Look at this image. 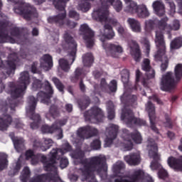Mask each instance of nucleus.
<instances>
[{
  "label": "nucleus",
  "mask_w": 182,
  "mask_h": 182,
  "mask_svg": "<svg viewBox=\"0 0 182 182\" xmlns=\"http://www.w3.org/2000/svg\"><path fill=\"white\" fill-rule=\"evenodd\" d=\"M131 54L135 62H140L141 60V50H140V46L135 41L131 42Z\"/></svg>",
  "instance_id": "obj_24"
},
{
  "label": "nucleus",
  "mask_w": 182,
  "mask_h": 182,
  "mask_svg": "<svg viewBox=\"0 0 182 182\" xmlns=\"http://www.w3.org/2000/svg\"><path fill=\"white\" fill-rule=\"evenodd\" d=\"M109 85H107V82H106V78H102L100 82V87L102 89H106Z\"/></svg>",
  "instance_id": "obj_62"
},
{
  "label": "nucleus",
  "mask_w": 182,
  "mask_h": 182,
  "mask_svg": "<svg viewBox=\"0 0 182 182\" xmlns=\"http://www.w3.org/2000/svg\"><path fill=\"white\" fill-rule=\"evenodd\" d=\"M90 147L92 150H99L102 147V142H100V139H94L90 144Z\"/></svg>",
  "instance_id": "obj_52"
},
{
  "label": "nucleus",
  "mask_w": 182,
  "mask_h": 182,
  "mask_svg": "<svg viewBox=\"0 0 182 182\" xmlns=\"http://www.w3.org/2000/svg\"><path fill=\"white\" fill-rule=\"evenodd\" d=\"M113 6L114 9L117 12H120L123 9V4L120 0H101V7L97 10H94L92 13V18L98 22H106L104 26V29L100 30V41L105 42L106 39H113L114 38V31H113L112 26H117V31L124 39H129L132 35L127 29L120 25V23L117 22V20L114 18L107 19L109 16V6Z\"/></svg>",
  "instance_id": "obj_2"
},
{
  "label": "nucleus",
  "mask_w": 182,
  "mask_h": 182,
  "mask_svg": "<svg viewBox=\"0 0 182 182\" xmlns=\"http://www.w3.org/2000/svg\"><path fill=\"white\" fill-rule=\"evenodd\" d=\"M107 110L108 113V119L109 120H113V119H114V104H113V102L108 101L107 102Z\"/></svg>",
  "instance_id": "obj_40"
},
{
  "label": "nucleus",
  "mask_w": 182,
  "mask_h": 182,
  "mask_svg": "<svg viewBox=\"0 0 182 182\" xmlns=\"http://www.w3.org/2000/svg\"><path fill=\"white\" fill-rule=\"evenodd\" d=\"M42 86H43V83L40 80H34L32 84V90L34 91L39 90V89H42Z\"/></svg>",
  "instance_id": "obj_51"
},
{
  "label": "nucleus",
  "mask_w": 182,
  "mask_h": 182,
  "mask_svg": "<svg viewBox=\"0 0 182 182\" xmlns=\"http://www.w3.org/2000/svg\"><path fill=\"white\" fill-rule=\"evenodd\" d=\"M140 153L134 152L129 155L124 156V161L129 164V166H139L141 159H140Z\"/></svg>",
  "instance_id": "obj_28"
},
{
  "label": "nucleus",
  "mask_w": 182,
  "mask_h": 182,
  "mask_svg": "<svg viewBox=\"0 0 182 182\" xmlns=\"http://www.w3.org/2000/svg\"><path fill=\"white\" fill-rule=\"evenodd\" d=\"M154 182L150 176L144 177V171L141 169L134 171L129 178L126 176H119L114 179V182Z\"/></svg>",
  "instance_id": "obj_11"
},
{
  "label": "nucleus",
  "mask_w": 182,
  "mask_h": 182,
  "mask_svg": "<svg viewBox=\"0 0 182 182\" xmlns=\"http://www.w3.org/2000/svg\"><path fill=\"white\" fill-rule=\"evenodd\" d=\"M52 82H53V83H54V85H55V87L58 89V90L63 95V93H65V85H63V83H62V81H60V80H59V78H58L56 77H53L52 78Z\"/></svg>",
  "instance_id": "obj_41"
},
{
  "label": "nucleus",
  "mask_w": 182,
  "mask_h": 182,
  "mask_svg": "<svg viewBox=\"0 0 182 182\" xmlns=\"http://www.w3.org/2000/svg\"><path fill=\"white\" fill-rule=\"evenodd\" d=\"M137 102V96L136 95H129V102L131 103V105H134Z\"/></svg>",
  "instance_id": "obj_60"
},
{
  "label": "nucleus",
  "mask_w": 182,
  "mask_h": 182,
  "mask_svg": "<svg viewBox=\"0 0 182 182\" xmlns=\"http://www.w3.org/2000/svg\"><path fill=\"white\" fill-rule=\"evenodd\" d=\"M14 12L21 15L26 21H31L32 16L36 15V9L31 6L30 4H22L14 8Z\"/></svg>",
  "instance_id": "obj_16"
},
{
  "label": "nucleus",
  "mask_w": 182,
  "mask_h": 182,
  "mask_svg": "<svg viewBox=\"0 0 182 182\" xmlns=\"http://www.w3.org/2000/svg\"><path fill=\"white\" fill-rule=\"evenodd\" d=\"M165 122H164V124L165 127L168 129H173V119H171V116L170 114L166 113L164 115Z\"/></svg>",
  "instance_id": "obj_49"
},
{
  "label": "nucleus",
  "mask_w": 182,
  "mask_h": 182,
  "mask_svg": "<svg viewBox=\"0 0 182 182\" xmlns=\"http://www.w3.org/2000/svg\"><path fill=\"white\" fill-rule=\"evenodd\" d=\"M8 167V156L5 154L0 153V171Z\"/></svg>",
  "instance_id": "obj_43"
},
{
  "label": "nucleus",
  "mask_w": 182,
  "mask_h": 182,
  "mask_svg": "<svg viewBox=\"0 0 182 182\" xmlns=\"http://www.w3.org/2000/svg\"><path fill=\"white\" fill-rule=\"evenodd\" d=\"M168 164L171 168H173L175 171H182V156L179 159L174 156H170L168 159Z\"/></svg>",
  "instance_id": "obj_27"
},
{
  "label": "nucleus",
  "mask_w": 182,
  "mask_h": 182,
  "mask_svg": "<svg viewBox=\"0 0 182 182\" xmlns=\"http://www.w3.org/2000/svg\"><path fill=\"white\" fill-rule=\"evenodd\" d=\"M77 105L81 110H85V109L89 107V105H90V98L84 96L77 100Z\"/></svg>",
  "instance_id": "obj_37"
},
{
  "label": "nucleus",
  "mask_w": 182,
  "mask_h": 182,
  "mask_svg": "<svg viewBox=\"0 0 182 182\" xmlns=\"http://www.w3.org/2000/svg\"><path fill=\"white\" fill-rule=\"evenodd\" d=\"M148 147H150L149 154L150 157L154 159V161L151 163V170H160L163 168L161 164L159 163V160H160V156H159V146H157V144L153 141L148 144Z\"/></svg>",
  "instance_id": "obj_17"
},
{
  "label": "nucleus",
  "mask_w": 182,
  "mask_h": 182,
  "mask_svg": "<svg viewBox=\"0 0 182 182\" xmlns=\"http://www.w3.org/2000/svg\"><path fill=\"white\" fill-rule=\"evenodd\" d=\"M145 31L146 32H150V31H153L154 29V26H156V20L149 19L145 21Z\"/></svg>",
  "instance_id": "obj_46"
},
{
  "label": "nucleus",
  "mask_w": 182,
  "mask_h": 182,
  "mask_svg": "<svg viewBox=\"0 0 182 182\" xmlns=\"http://www.w3.org/2000/svg\"><path fill=\"white\" fill-rule=\"evenodd\" d=\"M30 176H31V171L29 170L28 167L26 166L23 170V173L20 176V179L22 182H27L28 178H29Z\"/></svg>",
  "instance_id": "obj_47"
},
{
  "label": "nucleus",
  "mask_w": 182,
  "mask_h": 182,
  "mask_svg": "<svg viewBox=\"0 0 182 182\" xmlns=\"http://www.w3.org/2000/svg\"><path fill=\"white\" fill-rule=\"evenodd\" d=\"M69 2V0H53V5L58 11H63V13L58 14L57 16H50L48 18L49 23H55L57 26H63L65 24V18H66V3Z\"/></svg>",
  "instance_id": "obj_10"
},
{
  "label": "nucleus",
  "mask_w": 182,
  "mask_h": 182,
  "mask_svg": "<svg viewBox=\"0 0 182 182\" xmlns=\"http://www.w3.org/2000/svg\"><path fill=\"white\" fill-rule=\"evenodd\" d=\"M53 150H62L63 154H60V153H58L56 154V157H58V156H63V154H65V153H66L68 151H72V146L70 145V144H69V142H65L63 145V149H53Z\"/></svg>",
  "instance_id": "obj_45"
},
{
  "label": "nucleus",
  "mask_w": 182,
  "mask_h": 182,
  "mask_svg": "<svg viewBox=\"0 0 182 182\" xmlns=\"http://www.w3.org/2000/svg\"><path fill=\"white\" fill-rule=\"evenodd\" d=\"M93 0H82L81 3L78 4V9L82 12H87L91 8L90 1Z\"/></svg>",
  "instance_id": "obj_39"
},
{
  "label": "nucleus",
  "mask_w": 182,
  "mask_h": 182,
  "mask_svg": "<svg viewBox=\"0 0 182 182\" xmlns=\"http://www.w3.org/2000/svg\"><path fill=\"white\" fill-rule=\"evenodd\" d=\"M84 118L89 123H100L105 119V114L100 108L95 106L84 112Z\"/></svg>",
  "instance_id": "obj_14"
},
{
  "label": "nucleus",
  "mask_w": 182,
  "mask_h": 182,
  "mask_svg": "<svg viewBox=\"0 0 182 182\" xmlns=\"http://www.w3.org/2000/svg\"><path fill=\"white\" fill-rule=\"evenodd\" d=\"M22 164H21V161H18L17 162H16L15 165L13 166V168H11L9 171V176H10V177H14V176H16L19 173Z\"/></svg>",
  "instance_id": "obj_42"
},
{
  "label": "nucleus",
  "mask_w": 182,
  "mask_h": 182,
  "mask_svg": "<svg viewBox=\"0 0 182 182\" xmlns=\"http://www.w3.org/2000/svg\"><path fill=\"white\" fill-rule=\"evenodd\" d=\"M10 34L8 33V22L5 21H0V43H6V42H10L11 43H15L16 39H21L22 36V31L19 27H14L11 28ZM12 36L14 38H12Z\"/></svg>",
  "instance_id": "obj_7"
},
{
  "label": "nucleus",
  "mask_w": 182,
  "mask_h": 182,
  "mask_svg": "<svg viewBox=\"0 0 182 182\" xmlns=\"http://www.w3.org/2000/svg\"><path fill=\"white\" fill-rule=\"evenodd\" d=\"M66 26H68V28H69L70 29H75V27L77 26V23L72 21L70 20H68L66 21Z\"/></svg>",
  "instance_id": "obj_57"
},
{
  "label": "nucleus",
  "mask_w": 182,
  "mask_h": 182,
  "mask_svg": "<svg viewBox=\"0 0 182 182\" xmlns=\"http://www.w3.org/2000/svg\"><path fill=\"white\" fill-rule=\"evenodd\" d=\"M156 47L158 50L155 54V59L162 62L161 64V72H166L168 68V58L166 56V41L163 40V36L156 34Z\"/></svg>",
  "instance_id": "obj_8"
},
{
  "label": "nucleus",
  "mask_w": 182,
  "mask_h": 182,
  "mask_svg": "<svg viewBox=\"0 0 182 182\" xmlns=\"http://www.w3.org/2000/svg\"><path fill=\"white\" fill-rule=\"evenodd\" d=\"M124 168V164L123 162H118L113 166L114 173H120Z\"/></svg>",
  "instance_id": "obj_54"
},
{
  "label": "nucleus",
  "mask_w": 182,
  "mask_h": 182,
  "mask_svg": "<svg viewBox=\"0 0 182 182\" xmlns=\"http://www.w3.org/2000/svg\"><path fill=\"white\" fill-rule=\"evenodd\" d=\"M53 146V140L49 138H44V144L41 142L39 139H35L33 142V146L35 150L37 149H41L42 151H46V150H49Z\"/></svg>",
  "instance_id": "obj_22"
},
{
  "label": "nucleus",
  "mask_w": 182,
  "mask_h": 182,
  "mask_svg": "<svg viewBox=\"0 0 182 182\" xmlns=\"http://www.w3.org/2000/svg\"><path fill=\"white\" fill-rule=\"evenodd\" d=\"M92 75L95 77V79H99L102 76V72L99 70H95L92 72Z\"/></svg>",
  "instance_id": "obj_64"
},
{
  "label": "nucleus",
  "mask_w": 182,
  "mask_h": 182,
  "mask_svg": "<svg viewBox=\"0 0 182 182\" xmlns=\"http://www.w3.org/2000/svg\"><path fill=\"white\" fill-rule=\"evenodd\" d=\"M19 62V57H18V53H13L9 55L8 60L4 63L2 59L0 58V68L5 69L6 75L11 76L12 73L15 72L16 69V63Z\"/></svg>",
  "instance_id": "obj_15"
},
{
  "label": "nucleus",
  "mask_w": 182,
  "mask_h": 182,
  "mask_svg": "<svg viewBox=\"0 0 182 182\" xmlns=\"http://www.w3.org/2000/svg\"><path fill=\"white\" fill-rule=\"evenodd\" d=\"M158 176L159 178H161L162 180H166L167 177H168V173H167V171H166L164 168H161V169L158 171Z\"/></svg>",
  "instance_id": "obj_55"
},
{
  "label": "nucleus",
  "mask_w": 182,
  "mask_h": 182,
  "mask_svg": "<svg viewBox=\"0 0 182 182\" xmlns=\"http://www.w3.org/2000/svg\"><path fill=\"white\" fill-rule=\"evenodd\" d=\"M141 69L146 73V76L147 79H153L156 76V71L151 68L150 65V60L148 58H144L141 64Z\"/></svg>",
  "instance_id": "obj_25"
},
{
  "label": "nucleus",
  "mask_w": 182,
  "mask_h": 182,
  "mask_svg": "<svg viewBox=\"0 0 182 182\" xmlns=\"http://www.w3.org/2000/svg\"><path fill=\"white\" fill-rule=\"evenodd\" d=\"M124 12L127 14H136L139 18L144 19L150 16V12L144 4L137 5V3L131 1L128 6L124 9Z\"/></svg>",
  "instance_id": "obj_13"
},
{
  "label": "nucleus",
  "mask_w": 182,
  "mask_h": 182,
  "mask_svg": "<svg viewBox=\"0 0 182 182\" xmlns=\"http://www.w3.org/2000/svg\"><path fill=\"white\" fill-rule=\"evenodd\" d=\"M122 138L124 139V142L122 143V147L124 149V151H130V150H133V141L136 144H141L143 141V138H141V134L139 131L135 130L134 132L130 133L127 129L122 130Z\"/></svg>",
  "instance_id": "obj_9"
},
{
  "label": "nucleus",
  "mask_w": 182,
  "mask_h": 182,
  "mask_svg": "<svg viewBox=\"0 0 182 182\" xmlns=\"http://www.w3.org/2000/svg\"><path fill=\"white\" fill-rule=\"evenodd\" d=\"M83 73V70L80 68H77L75 71V75L71 77V82L73 83H76L79 79L80 81V89L81 92L85 93L86 92V86L83 84V80L82 79V74Z\"/></svg>",
  "instance_id": "obj_26"
},
{
  "label": "nucleus",
  "mask_w": 182,
  "mask_h": 182,
  "mask_svg": "<svg viewBox=\"0 0 182 182\" xmlns=\"http://www.w3.org/2000/svg\"><path fill=\"white\" fill-rule=\"evenodd\" d=\"M122 82L124 85H127V83H129V74L122 75Z\"/></svg>",
  "instance_id": "obj_63"
},
{
  "label": "nucleus",
  "mask_w": 182,
  "mask_h": 182,
  "mask_svg": "<svg viewBox=\"0 0 182 182\" xmlns=\"http://www.w3.org/2000/svg\"><path fill=\"white\" fill-rule=\"evenodd\" d=\"M127 22L131 27L133 32H136L137 33L141 32V26L140 22L134 18H128Z\"/></svg>",
  "instance_id": "obj_35"
},
{
  "label": "nucleus",
  "mask_w": 182,
  "mask_h": 182,
  "mask_svg": "<svg viewBox=\"0 0 182 182\" xmlns=\"http://www.w3.org/2000/svg\"><path fill=\"white\" fill-rule=\"evenodd\" d=\"M168 5L170 7L171 15H174V14H176V4L173 1H168Z\"/></svg>",
  "instance_id": "obj_56"
},
{
  "label": "nucleus",
  "mask_w": 182,
  "mask_h": 182,
  "mask_svg": "<svg viewBox=\"0 0 182 182\" xmlns=\"http://www.w3.org/2000/svg\"><path fill=\"white\" fill-rule=\"evenodd\" d=\"M171 49H180L182 46V38H176L171 42Z\"/></svg>",
  "instance_id": "obj_48"
},
{
  "label": "nucleus",
  "mask_w": 182,
  "mask_h": 182,
  "mask_svg": "<svg viewBox=\"0 0 182 182\" xmlns=\"http://www.w3.org/2000/svg\"><path fill=\"white\" fill-rule=\"evenodd\" d=\"M122 120H124L128 127L133 126H146V120L134 117V113L132 109H124L121 115Z\"/></svg>",
  "instance_id": "obj_12"
},
{
  "label": "nucleus",
  "mask_w": 182,
  "mask_h": 182,
  "mask_svg": "<svg viewBox=\"0 0 182 182\" xmlns=\"http://www.w3.org/2000/svg\"><path fill=\"white\" fill-rule=\"evenodd\" d=\"M95 62V57L91 53H87L82 55V63L84 66L87 68H90Z\"/></svg>",
  "instance_id": "obj_36"
},
{
  "label": "nucleus",
  "mask_w": 182,
  "mask_h": 182,
  "mask_svg": "<svg viewBox=\"0 0 182 182\" xmlns=\"http://www.w3.org/2000/svg\"><path fill=\"white\" fill-rule=\"evenodd\" d=\"M167 22H168V18H167V17H164L158 21L157 25H158V29H159V30H156L155 31V33H156V35H155V43H156V45H157L156 40H157V34L158 33L161 34L164 42H166L164 41V31L166 29H167L168 28H170V29H171V26H168L167 24Z\"/></svg>",
  "instance_id": "obj_23"
},
{
  "label": "nucleus",
  "mask_w": 182,
  "mask_h": 182,
  "mask_svg": "<svg viewBox=\"0 0 182 182\" xmlns=\"http://www.w3.org/2000/svg\"><path fill=\"white\" fill-rule=\"evenodd\" d=\"M18 82L20 84L19 85H16L14 82H9V90L7 92L9 95H11V99H9L7 101L3 102L2 105H0V112L6 113L9 108L11 110H15V107L21 103V101L16 99L23 97L26 87L31 83V77L28 71H23L21 73Z\"/></svg>",
  "instance_id": "obj_4"
},
{
  "label": "nucleus",
  "mask_w": 182,
  "mask_h": 182,
  "mask_svg": "<svg viewBox=\"0 0 182 182\" xmlns=\"http://www.w3.org/2000/svg\"><path fill=\"white\" fill-rule=\"evenodd\" d=\"M69 18L71 19H74L75 21H79L80 19V14L77 13V11L75 10H70L68 13Z\"/></svg>",
  "instance_id": "obj_53"
},
{
  "label": "nucleus",
  "mask_w": 182,
  "mask_h": 182,
  "mask_svg": "<svg viewBox=\"0 0 182 182\" xmlns=\"http://www.w3.org/2000/svg\"><path fill=\"white\" fill-rule=\"evenodd\" d=\"M99 131L96 128L90 126L80 127L77 131V138L75 143L77 144L76 150L72 154L73 159L80 160L81 167L79 168L80 174L85 176V178L90 177L95 171L100 174L102 170H105V162L106 158L102 156H95L90 158H85V151L82 149V144L85 141V139H90L93 136H97Z\"/></svg>",
  "instance_id": "obj_1"
},
{
  "label": "nucleus",
  "mask_w": 182,
  "mask_h": 182,
  "mask_svg": "<svg viewBox=\"0 0 182 182\" xmlns=\"http://www.w3.org/2000/svg\"><path fill=\"white\" fill-rule=\"evenodd\" d=\"M152 6L155 14L158 16H163L164 14H166V7L164 6V4H163V2L156 1L153 3Z\"/></svg>",
  "instance_id": "obj_33"
},
{
  "label": "nucleus",
  "mask_w": 182,
  "mask_h": 182,
  "mask_svg": "<svg viewBox=\"0 0 182 182\" xmlns=\"http://www.w3.org/2000/svg\"><path fill=\"white\" fill-rule=\"evenodd\" d=\"M103 43V48L105 49L107 54L112 58H119V53H123V47L120 45L114 43Z\"/></svg>",
  "instance_id": "obj_20"
},
{
  "label": "nucleus",
  "mask_w": 182,
  "mask_h": 182,
  "mask_svg": "<svg viewBox=\"0 0 182 182\" xmlns=\"http://www.w3.org/2000/svg\"><path fill=\"white\" fill-rule=\"evenodd\" d=\"M119 127L114 124H110L106 129L107 138L105 139V147H110L113 144V140L117 137Z\"/></svg>",
  "instance_id": "obj_19"
},
{
  "label": "nucleus",
  "mask_w": 182,
  "mask_h": 182,
  "mask_svg": "<svg viewBox=\"0 0 182 182\" xmlns=\"http://www.w3.org/2000/svg\"><path fill=\"white\" fill-rule=\"evenodd\" d=\"M60 116V111L59 109V107L56 105H52L50 107L48 112L46 114V117L48 120H50V117L52 119H56V117H59Z\"/></svg>",
  "instance_id": "obj_32"
},
{
  "label": "nucleus",
  "mask_w": 182,
  "mask_h": 182,
  "mask_svg": "<svg viewBox=\"0 0 182 182\" xmlns=\"http://www.w3.org/2000/svg\"><path fill=\"white\" fill-rule=\"evenodd\" d=\"M173 72H167L163 75L161 80V90L163 92H170L173 89H176L177 83L181 80L182 78V64H177L174 68V77Z\"/></svg>",
  "instance_id": "obj_6"
},
{
  "label": "nucleus",
  "mask_w": 182,
  "mask_h": 182,
  "mask_svg": "<svg viewBox=\"0 0 182 182\" xmlns=\"http://www.w3.org/2000/svg\"><path fill=\"white\" fill-rule=\"evenodd\" d=\"M107 87L112 93H115V92H117V81L112 80Z\"/></svg>",
  "instance_id": "obj_50"
},
{
  "label": "nucleus",
  "mask_w": 182,
  "mask_h": 182,
  "mask_svg": "<svg viewBox=\"0 0 182 182\" xmlns=\"http://www.w3.org/2000/svg\"><path fill=\"white\" fill-rule=\"evenodd\" d=\"M173 28L174 31H178V29H180V21L178 20L173 21Z\"/></svg>",
  "instance_id": "obj_61"
},
{
  "label": "nucleus",
  "mask_w": 182,
  "mask_h": 182,
  "mask_svg": "<svg viewBox=\"0 0 182 182\" xmlns=\"http://www.w3.org/2000/svg\"><path fill=\"white\" fill-rule=\"evenodd\" d=\"M56 129H58V122H54L51 126L43 125L41 127L42 133H48L52 134V133L56 132Z\"/></svg>",
  "instance_id": "obj_38"
},
{
  "label": "nucleus",
  "mask_w": 182,
  "mask_h": 182,
  "mask_svg": "<svg viewBox=\"0 0 182 182\" xmlns=\"http://www.w3.org/2000/svg\"><path fill=\"white\" fill-rule=\"evenodd\" d=\"M64 41L65 42L66 50H68V60L65 58H60L58 61L59 65L64 72H69L70 65L69 62L72 60L71 65L76 59V53L77 52V43L69 33L65 32L64 34Z\"/></svg>",
  "instance_id": "obj_5"
},
{
  "label": "nucleus",
  "mask_w": 182,
  "mask_h": 182,
  "mask_svg": "<svg viewBox=\"0 0 182 182\" xmlns=\"http://www.w3.org/2000/svg\"><path fill=\"white\" fill-rule=\"evenodd\" d=\"M95 173H97L101 178H106L107 177V166H106V161H105V167L104 169L101 171L100 174L97 173V171H95L92 173V174L86 178L85 176H82V181H86V180H89V178H91L88 182H97V180H96V176H95Z\"/></svg>",
  "instance_id": "obj_30"
},
{
  "label": "nucleus",
  "mask_w": 182,
  "mask_h": 182,
  "mask_svg": "<svg viewBox=\"0 0 182 182\" xmlns=\"http://www.w3.org/2000/svg\"><path fill=\"white\" fill-rule=\"evenodd\" d=\"M26 159L27 160H29V159H31L34 155H35V151H33V150L32 149H28L26 153Z\"/></svg>",
  "instance_id": "obj_58"
},
{
  "label": "nucleus",
  "mask_w": 182,
  "mask_h": 182,
  "mask_svg": "<svg viewBox=\"0 0 182 182\" xmlns=\"http://www.w3.org/2000/svg\"><path fill=\"white\" fill-rule=\"evenodd\" d=\"M41 59L43 61L41 63V68L46 71L50 70L53 67V60L50 55L45 54Z\"/></svg>",
  "instance_id": "obj_29"
},
{
  "label": "nucleus",
  "mask_w": 182,
  "mask_h": 182,
  "mask_svg": "<svg viewBox=\"0 0 182 182\" xmlns=\"http://www.w3.org/2000/svg\"><path fill=\"white\" fill-rule=\"evenodd\" d=\"M11 139L13 140L14 147L18 153H21L25 147V140L22 138H15L14 134H10Z\"/></svg>",
  "instance_id": "obj_34"
},
{
  "label": "nucleus",
  "mask_w": 182,
  "mask_h": 182,
  "mask_svg": "<svg viewBox=\"0 0 182 182\" xmlns=\"http://www.w3.org/2000/svg\"><path fill=\"white\" fill-rule=\"evenodd\" d=\"M55 132H58V139H63V129L60 127L59 124H58V129H55Z\"/></svg>",
  "instance_id": "obj_59"
},
{
  "label": "nucleus",
  "mask_w": 182,
  "mask_h": 182,
  "mask_svg": "<svg viewBox=\"0 0 182 182\" xmlns=\"http://www.w3.org/2000/svg\"><path fill=\"white\" fill-rule=\"evenodd\" d=\"M44 89L47 92L40 91L37 94V98H35L33 95H30L27 98L28 106L26 107V114L31 120L33 121V122H31L30 124V127L33 130L39 129L41 122H42L41 115L39 114H35L36 105H38V99H41V103H44V105H49V103H50V98L53 95V87L49 81L46 80L44 82Z\"/></svg>",
  "instance_id": "obj_3"
},
{
  "label": "nucleus",
  "mask_w": 182,
  "mask_h": 182,
  "mask_svg": "<svg viewBox=\"0 0 182 182\" xmlns=\"http://www.w3.org/2000/svg\"><path fill=\"white\" fill-rule=\"evenodd\" d=\"M80 31L84 41H85L87 48H93V46H95V32L89 28L87 24L81 25Z\"/></svg>",
  "instance_id": "obj_18"
},
{
  "label": "nucleus",
  "mask_w": 182,
  "mask_h": 182,
  "mask_svg": "<svg viewBox=\"0 0 182 182\" xmlns=\"http://www.w3.org/2000/svg\"><path fill=\"white\" fill-rule=\"evenodd\" d=\"M56 160H60V168H66L68 166H69V160L68 158L62 157V156L58 155L55 159V164H56Z\"/></svg>",
  "instance_id": "obj_44"
},
{
  "label": "nucleus",
  "mask_w": 182,
  "mask_h": 182,
  "mask_svg": "<svg viewBox=\"0 0 182 182\" xmlns=\"http://www.w3.org/2000/svg\"><path fill=\"white\" fill-rule=\"evenodd\" d=\"M146 112H148L151 130L155 132V133L159 134V129H157L156 123L154 122H156V107H154V105L149 101L146 105Z\"/></svg>",
  "instance_id": "obj_21"
},
{
  "label": "nucleus",
  "mask_w": 182,
  "mask_h": 182,
  "mask_svg": "<svg viewBox=\"0 0 182 182\" xmlns=\"http://www.w3.org/2000/svg\"><path fill=\"white\" fill-rule=\"evenodd\" d=\"M12 124V117L9 114H3L0 117V130H6Z\"/></svg>",
  "instance_id": "obj_31"
}]
</instances>
